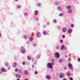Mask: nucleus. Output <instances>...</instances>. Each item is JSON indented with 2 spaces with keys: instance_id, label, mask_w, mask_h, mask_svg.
Instances as JSON below:
<instances>
[{
  "instance_id": "nucleus-1",
  "label": "nucleus",
  "mask_w": 80,
  "mask_h": 80,
  "mask_svg": "<svg viewBox=\"0 0 80 80\" xmlns=\"http://www.w3.org/2000/svg\"><path fill=\"white\" fill-rule=\"evenodd\" d=\"M55 57L57 58H59L60 57V54L58 52H56L55 53Z\"/></svg>"
},
{
  "instance_id": "nucleus-2",
  "label": "nucleus",
  "mask_w": 80,
  "mask_h": 80,
  "mask_svg": "<svg viewBox=\"0 0 80 80\" xmlns=\"http://www.w3.org/2000/svg\"><path fill=\"white\" fill-rule=\"evenodd\" d=\"M47 67L48 68H52L53 67L51 63H48L47 65Z\"/></svg>"
},
{
  "instance_id": "nucleus-3",
  "label": "nucleus",
  "mask_w": 80,
  "mask_h": 80,
  "mask_svg": "<svg viewBox=\"0 0 80 80\" xmlns=\"http://www.w3.org/2000/svg\"><path fill=\"white\" fill-rule=\"evenodd\" d=\"M1 71L3 72H7V70L4 68H1Z\"/></svg>"
},
{
  "instance_id": "nucleus-4",
  "label": "nucleus",
  "mask_w": 80,
  "mask_h": 80,
  "mask_svg": "<svg viewBox=\"0 0 80 80\" xmlns=\"http://www.w3.org/2000/svg\"><path fill=\"white\" fill-rule=\"evenodd\" d=\"M67 28H63L62 29V31L63 32H66L67 31Z\"/></svg>"
},
{
  "instance_id": "nucleus-5",
  "label": "nucleus",
  "mask_w": 80,
  "mask_h": 80,
  "mask_svg": "<svg viewBox=\"0 0 80 80\" xmlns=\"http://www.w3.org/2000/svg\"><path fill=\"white\" fill-rule=\"evenodd\" d=\"M41 36V34L40 32H38L36 34V36L37 37H39Z\"/></svg>"
},
{
  "instance_id": "nucleus-6",
  "label": "nucleus",
  "mask_w": 80,
  "mask_h": 80,
  "mask_svg": "<svg viewBox=\"0 0 80 80\" xmlns=\"http://www.w3.org/2000/svg\"><path fill=\"white\" fill-rule=\"evenodd\" d=\"M17 65V63L14 62V63H13V67H14V68H15L16 67Z\"/></svg>"
},
{
  "instance_id": "nucleus-7",
  "label": "nucleus",
  "mask_w": 80,
  "mask_h": 80,
  "mask_svg": "<svg viewBox=\"0 0 80 80\" xmlns=\"http://www.w3.org/2000/svg\"><path fill=\"white\" fill-rule=\"evenodd\" d=\"M72 29H69L68 30V33H71L72 32Z\"/></svg>"
},
{
  "instance_id": "nucleus-8",
  "label": "nucleus",
  "mask_w": 80,
  "mask_h": 80,
  "mask_svg": "<svg viewBox=\"0 0 80 80\" xmlns=\"http://www.w3.org/2000/svg\"><path fill=\"white\" fill-rule=\"evenodd\" d=\"M46 78L48 80H50V79H51V78L49 75H47L46 76Z\"/></svg>"
},
{
  "instance_id": "nucleus-9",
  "label": "nucleus",
  "mask_w": 80,
  "mask_h": 80,
  "mask_svg": "<svg viewBox=\"0 0 80 80\" xmlns=\"http://www.w3.org/2000/svg\"><path fill=\"white\" fill-rule=\"evenodd\" d=\"M71 7H72L71 6L69 5L68 6H67L66 8V9H70Z\"/></svg>"
},
{
  "instance_id": "nucleus-10",
  "label": "nucleus",
  "mask_w": 80,
  "mask_h": 80,
  "mask_svg": "<svg viewBox=\"0 0 80 80\" xmlns=\"http://www.w3.org/2000/svg\"><path fill=\"white\" fill-rule=\"evenodd\" d=\"M68 66L69 67V68H72V65L71 63H68Z\"/></svg>"
},
{
  "instance_id": "nucleus-11",
  "label": "nucleus",
  "mask_w": 80,
  "mask_h": 80,
  "mask_svg": "<svg viewBox=\"0 0 80 80\" xmlns=\"http://www.w3.org/2000/svg\"><path fill=\"white\" fill-rule=\"evenodd\" d=\"M16 77L18 78H20L21 77V75L19 74H16Z\"/></svg>"
},
{
  "instance_id": "nucleus-12",
  "label": "nucleus",
  "mask_w": 80,
  "mask_h": 80,
  "mask_svg": "<svg viewBox=\"0 0 80 80\" xmlns=\"http://www.w3.org/2000/svg\"><path fill=\"white\" fill-rule=\"evenodd\" d=\"M38 11H36L35 12V15H36V16H37V15L38 14Z\"/></svg>"
},
{
  "instance_id": "nucleus-13",
  "label": "nucleus",
  "mask_w": 80,
  "mask_h": 80,
  "mask_svg": "<svg viewBox=\"0 0 80 80\" xmlns=\"http://www.w3.org/2000/svg\"><path fill=\"white\" fill-rule=\"evenodd\" d=\"M64 76V73H61L60 75V77L61 78H63Z\"/></svg>"
},
{
  "instance_id": "nucleus-14",
  "label": "nucleus",
  "mask_w": 80,
  "mask_h": 80,
  "mask_svg": "<svg viewBox=\"0 0 80 80\" xmlns=\"http://www.w3.org/2000/svg\"><path fill=\"white\" fill-rule=\"evenodd\" d=\"M67 76L68 77H69L71 76V73L70 72H68V73H67Z\"/></svg>"
},
{
  "instance_id": "nucleus-15",
  "label": "nucleus",
  "mask_w": 80,
  "mask_h": 80,
  "mask_svg": "<svg viewBox=\"0 0 80 80\" xmlns=\"http://www.w3.org/2000/svg\"><path fill=\"white\" fill-rule=\"evenodd\" d=\"M22 52V50H24V48L23 47H21L20 48Z\"/></svg>"
},
{
  "instance_id": "nucleus-16",
  "label": "nucleus",
  "mask_w": 80,
  "mask_h": 80,
  "mask_svg": "<svg viewBox=\"0 0 80 80\" xmlns=\"http://www.w3.org/2000/svg\"><path fill=\"white\" fill-rule=\"evenodd\" d=\"M68 12L70 13H72V9H69L68 10Z\"/></svg>"
},
{
  "instance_id": "nucleus-17",
  "label": "nucleus",
  "mask_w": 80,
  "mask_h": 80,
  "mask_svg": "<svg viewBox=\"0 0 80 80\" xmlns=\"http://www.w3.org/2000/svg\"><path fill=\"white\" fill-rule=\"evenodd\" d=\"M65 46H64V45H62L61 47V50H63Z\"/></svg>"
},
{
  "instance_id": "nucleus-18",
  "label": "nucleus",
  "mask_w": 80,
  "mask_h": 80,
  "mask_svg": "<svg viewBox=\"0 0 80 80\" xmlns=\"http://www.w3.org/2000/svg\"><path fill=\"white\" fill-rule=\"evenodd\" d=\"M24 73L26 75H27L28 74V71L27 70H25V71H24Z\"/></svg>"
},
{
  "instance_id": "nucleus-19",
  "label": "nucleus",
  "mask_w": 80,
  "mask_h": 80,
  "mask_svg": "<svg viewBox=\"0 0 80 80\" xmlns=\"http://www.w3.org/2000/svg\"><path fill=\"white\" fill-rule=\"evenodd\" d=\"M28 59L30 60H31V57H30L29 56H28L27 57Z\"/></svg>"
},
{
  "instance_id": "nucleus-20",
  "label": "nucleus",
  "mask_w": 80,
  "mask_h": 80,
  "mask_svg": "<svg viewBox=\"0 0 80 80\" xmlns=\"http://www.w3.org/2000/svg\"><path fill=\"white\" fill-rule=\"evenodd\" d=\"M22 53H25L24 48V50H22Z\"/></svg>"
},
{
  "instance_id": "nucleus-21",
  "label": "nucleus",
  "mask_w": 80,
  "mask_h": 80,
  "mask_svg": "<svg viewBox=\"0 0 80 80\" xmlns=\"http://www.w3.org/2000/svg\"><path fill=\"white\" fill-rule=\"evenodd\" d=\"M18 73H20L22 72V70L21 69H19V70H18Z\"/></svg>"
},
{
  "instance_id": "nucleus-22",
  "label": "nucleus",
  "mask_w": 80,
  "mask_h": 80,
  "mask_svg": "<svg viewBox=\"0 0 80 80\" xmlns=\"http://www.w3.org/2000/svg\"><path fill=\"white\" fill-rule=\"evenodd\" d=\"M18 68H15V71L16 72H18Z\"/></svg>"
},
{
  "instance_id": "nucleus-23",
  "label": "nucleus",
  "mask_w": 80,
  "mask_h": 80,
  "mask_svg": "<svg viewBox=\"0 0 80 80\" xmlns=\"http://www.w3.org/2000/svg\"><path fill=\"white\" fill-rule=\"evenodd\" d=\"M17 8H21V6H19V5H17Z\"/></svg>"
},
{
  "instance_id": "nucleus-24",
  "label": "nucleus",
  "mask_w": 80,
  "mask_h": 80,
  "mask_svg": "<svg viewBox=\"0 0 80 80\" xmlns=\"http://www.w3.org/2000/svg\"><path fill=\"white\" fill-rule=\"evenodd\" d=\"M71 26L72 28H73L74 27V26L73 24H72L71 25Z\"/></svg>"
},
{
  "instance_id": "nucleus-25",
  "label": "nucleus",
  "mask_w": 80,
  "mask_h": 80,
  "mask_svg": "<svg viewBox=\"0 0 80 80\" xmlns=\"http://www.w3.org/2000/svg\"><path fill=\"white\" fill-rule=\"evenodd\" d=\"M62 15H63V14H62V13H61V14H59V16H62Z\"/></svg>"
},
{
  "instance_id": "nucleus-26",
  "label": "nucleus",
  "mask_w": 80,
  "mask_h": 80,
  "mask_svg": "<svg viewBox=\"0 0 80 80\" xmlns=\"http://www.w3.org/2000/svg\"><path fill=\"white\" fill-rule=\"evenodd\" d=\"M39 57H40L39 55H38L37 57V58H39Z\"/></svg>"
},
{
  "instance_id": "nucleus-27",
  "label": "nucleus",
  "mask_w": 80,
  "mask_h": 80,
  "mask_svg": "<svg viewBox=\"0 0 80 80\" xmlns=\"http://www.w3.org/2000/svg\"><path fill=\"white\" fill-rule=\"evenodd\" d=\"M62 62V59H60V60H59V62Z\"/></svg>"
},
{
  "instance_id": "nucleus-28",
  "label": "nucleus",
  "mask_w": 80,
  "mask_h": 80,
  "mask_svg": "<svg viewBox=\"0 0 80 80\" xmlns=\"http://www.w3.org/2000/svg\"><path fill=\"white\" fill-rule=\"evenodd\" d=\"M41 5V4L40 3H38V6H40Z\"/></svg>"
},
{
  "instance_id": "nucleus-29",
  "label": "nucleus",
  "mask_w": 80,
  "mask_h": 80,
  "mask_svg": "<svg viewBox=\"0 0 80 80\" xmlns=\"http://www.w3.org/2000/svg\"><path fill=\"white\" fill-rule=\"evenodd\" d=\"M78 61L80 62V58H78Z\"/></svg>"
},
{
  "instance_id": "nucleus-30",
  "label": "nucleus",
  "mask_w": 80,
  "mask_h": 80,
  "mask_svg": "<svg viewBox=\"0 0 80 80\" xmlns=\"http://www.w3.org/2000/svg\"><path fill=\"white\" fill-rule=\"evenodd\" d=\"M51 65L52 66V65H54V62H52V63H51Z\"/></svg>"
},
{
  "instance_id": "nucleus-31",
  "label": "nucleus",
  "mask_w": 80,
  "mask_h": 80,
  "mask_svg": "<svg viewBox=\"0 0 80 80\" xmlns=\"http://www.w3.org/2000/svg\"><path fill=\"white\" fill-rule=\"evenodd\" d=\"M5 65H6V66H8V63H7L6 62L5 63Z\"/></svg>"
},
{
  "instance_id": "nucleus-32",
  "label": "nucleus",
  "mask_w": 80,
  "mask_h": 80,
  "mask_svg": "<svg viewBox=\"0 0 80 80\" xmlns=\"http://www.w3.org/2000/svg\"><path fill=\"white\" fill-rule=\"evenodd\" d=\"M53 22H57V20L56 19H54L53 21Z\"/></svg>"
},
{
  "instance_id": "nucleus-33",
  "label": "nucleus",
  "mask_w": 80,
  "mask_h": 80,
  "mask_svg": "<svg viewBox=\"0 0 80 80\" xmlns=\"http://www.w3.org/2000/svg\"><path fill=\"white\" fill-rule=\"evenodd\" d=\"M33 40V38H31L30 39V41H31V40Z\"/></svg>"
},
{
  "instance_id": "nucleus-34",
  "label": "nucleus",
  "mask_w": 80,
  "mask_h": 80,
  "mask_svg": "<svg viewBox=\"0 0 80 80\" xmlns=\"http://www.w3.org/2000/svg\"><path fill=\"white\" fill-rule=\"evenodd\" d=\"M22 65H25V62H22Z\"/></svg>"
},
{
  "instance_id": "nucleus-35",
  "label": "nucleus",
  "mask_w": 80,
  "mask_h": 80,
  "mask_svg": "<svg viewBox=\"0 0 80 80\" xmlns=\"http://www.w3.org/2000/svg\"><path fill=\"white\" fill-rule=\"evenodd\" d=\"M43 34H46L47 32H43Z\"/></svg>"
},
{
  "instance_id": "nucleus-36",
  "label": "nucleus",
  "mask_w": 80,
  "mask_h": 80,
  "mask_svg": "<svg viewBox=\"0 0 80 80\" xmlns=\"http://www.w3.org/2000/svg\"><path fill=\"white\" fill-rule=\"evenodd\" d=\"M28 14V13L27 12H25V13H24V15L26 16V15H27Z\"/></svg>"
},
{
  "instance_id": "nucleus-37",
  "label": "nucleus",
  "mask_w": 80,
  "mask_h": 80,
  "mask_svg": "<svg viewBox=\"0 0 80 80\" xmlns=\"http://www.w3.org/2000/svg\"><path fill=\"white\" fill-rule=\"evenodd\" d=\"M60 42L61 43H62V42H63V41H62V40H60Z\"/></svg>"
},
{
  "instance_id": "nucleus-38",
  "label": "nucleus",
  "mask_w": 80,
  "mask_h": 80,
  "mask_svg": "<svg viewBox=\"0 0 80 80\" xmlns=\"http://www.w3.org/2000/svg\"><path fill=\"white\" fill-rule=\"evenodd\" d=\"M38 73V72H35V74H37Z\"/></svg>"
},
{
  "instance_id": "nucleus-39",
  "label": "nucleus",
  "mask_w": 80,
  "mask_h": 80,
  "mask_svg": "<svg viewBox=\"0 0 80 80\" xmlns=\"http://www.w3.org/2000/svg\"><path fill=\"white\" fill-rule=\"evenodd\" d=\"M60 9V6H58V9Z\"/></svg>"
},
{
  "instance_id": "nucleus-40",
  "label": "nucleus",
  "mask_w": 80,
  "mask_h": 80,
  "mask_svg": "<svg viewBox=\"0 0 80 80\" xmlns=\"http://www.w3.org/2000/svg\"><path fill=\"white\" fill-rule=\"evenodd\" d=\"M24 38H27V36H24Z\"/></svg>"
},
{
  "instance_id": "nucleus-41",
  "label": "nucleus",
  "mask_w": 80,
  "mask_h": 80,
  "mask_svg": "<svg viewBox=\"0 0 80 80\" xmlns=\"http://www.w3.org/2000/svg\"><path fill=\"white\" fill-rule=\"evenodd\" d=\"M52 62H54V61H55L54 59H52Z\"/></svg>"
},
{
  "instance_id": "nucleus-42",
  "label": "nucleus",
  "mask_w": 80,
  "mask_h": 80,
  "mask_svg": "<svg viewBox=\"0 0 80 80\" xmlns=\"http://www.w3.org/2000/svg\"><path fill=\"white\" fill-rule=\"evenodd\" d=\"M65 35H63V36H62V37L63 38H64V37H65Z\"/></svg>"
},
{
  "instance_id": "nucleus-43",
  "label": "nucleus",
  "mask_w": 80,
  "mask_h": 80,
  "mask_svg": "<svg viewBox=\"0 0 80 80\" xmlns=\"http://www.w3.org/2000/svg\"><path fill=\"white\" fill-rule=\"evenodd\" d=\"M70 80H73L72 78H70Z\"/></svg>"
},
{
  "instance_id": "nucleus-44",
  "label": "nucleus",
  "mask_w": 80,
  "mask_h": 80,
  "mask_svg": "<svg viewBox=\"0 0 80 80\" xmlns=\"http://www.w3.org/2000/svg\"><path fill=\"white\" fill-rule=\"evenodd\" d=\"M56 48H57V49H58V48H59L58 47H57Z\"/></svg>"
},
{
  "instance_id": "nucleus-45",
  "label": "nucleus",
  "mask_w": 80,
  "mask_h": 80,
  "mask_svg": "<svg viewBox=\"0 0 80 80\" xmlns=\"http://www.w3.org/2000/svg\"><path fill=\"white\" fill-rule=\"evenodd\" d=\"M68 60H69V61H70L71 60L70 58H68Z\"/></svg>"
},
{
  "instance_id": "nucleus-46",
  "label": "nucleus",
  "mask_w": 80,
  "mask_h": 80,
  "mask_svg": "<svg viewBox=\"0 0 80 80\" xmlns=\"http://www.w3.org/2000/svg\"><path fill=\"white\" fill-rule=\"evenodd\" d=\"M66 67H64V69H66Z\"/></svg>"
},
{
  "instance_id": "nucleus-47",
  "label": "nucleus",
  "mask_w": 80,
  "mask_h": 80,
  "mask_svg": "<svg viewBox=\"0 0 80 80\" xmlns=\"http://www.w3.org/2000/svg\"><path fill=\"white\" fill-rule=\"evenodd\" d=\"M63 80H66V78H64Z\"/></svg>"
},
{
  "instance_id": "nucleus-48",
  "label": "nucleus",
  "mask_w": 80,
  "mask_h": 80,
  "mask_svg": "<svg viewBox=\"0 0 80 80\" xmlns=\"http://www.w3.org/2000/svg\"><path fill=\"white\" fill-rule=\"evenodd\" d=\"M1 34H0V37H1Z\"/></svg>"
},
{
  "instance_id": "nucleus-49",
  "label": "nucleus",
  "mask_w": 80,
  "mask_h": 80,
  "mask_svg": "<svg viewBox=\"0 0 80 80\" xmlns=\"http://www.w3.org/2000/svg\"><path fill=\"white\" fill-rule=\"evenodd\" d=\"M24 80H29L28 79H25Z\"/></svg>"
},
{
  "instance_id": "nucleus-50",
  "label": "nucleus",
  "mask_w": 80,
  "mask_h": 80,
  "mask_svg": "<svg viewBox=\"0 0 80 80\" xmlns=\"http://www.w3.org/2000/svg\"><path fill=\"white\" fill-rule=\"evenodd\" d=\"M17 80H20L19 79H18V78L17 79Z\"/></svg>"
},
{
  "instance_id": "nucleus-51",
  "label": "nucleus",
  "mask_w": 80,
  "mask_h": 80,
  "mask_svg": "<svg viewBox=\"0 0 80 80\" xmlns=\"http://www.w3.org/2000/svg\"><path fill=\"white\" fill-rule=\"evenodd\" d=\"M34 45L35 46H36V44H34Z\"/></svg>"
},
{
  "instance_id": "nucleus-52",
  "label": "nucleus",
  "mask_w": 80,
  "mask_h": 80,
  "mask_svg": "<svg viewBox=\"0 0 80 80\" xmlns=\"http://www.w3.org/2000/svg\"><path fill=\"white\" fill-rule=\"evenodd\" d=\"M68 57L67 56H65L66 57Z\"/></svg>"
},
{
  "instance_id": "nucleus-53",
  "label": "nucleus",
  "mask_w": 80,
  "mask_h": 80,
  "mask_svg": "<svg viewBox=\"0 0 80 80\" xmlns=\"http://www.w3.org/2000/svg\"><path fill=\"white\" fill-rule=\"evenodd\" d=\"M15 1H17V0H15Z\"/></svg>"
},
{
  "instance_id": "nucleus-54",
  "label": "nucleus",
  "mask_w": 80,
  "mask_h": 80,
  "mask_svg": "<svg viewBox=\"0 0 80 80\" xmlns=\"http://www.w3.org/2000/svg\"><path fill=\"white\" fill-rule=\"evenodd\" d=\"M0 73H2V72H0Z\"/></svg>"
},
{
  "instance_id": "nucleus-55",
  "label": "nucleus",
  "mask_w": 80,
  "mask_h": 80,
  "mask_svg": "<svg viewBox=\"0 0 80 80\" xmlns=\"http://www.w3.org/2000/svg\"><path fill=\"white\" fill-rule=\"evenodd\" d=\"M32 67L34 68V67H33H33Z\"/></svg>"
}]
</instances>
